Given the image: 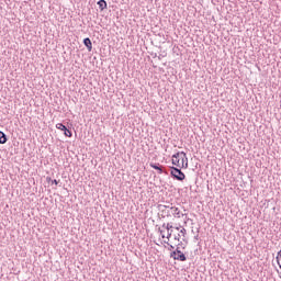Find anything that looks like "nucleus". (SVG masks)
<instances>
[{"instance_id": "obj_1", "label": "nucleus", "mask_w": 281, "mask_h": 281, "mask_svg": "<svg viewBox=\"0 0 281 281\" xmlns=\"http://www.w3.org/2000/svg\"><path fill=\"white\" fill-rule=\"evenodd\" d=\"M158 210L161 212L162 218H170L173 216L175 218H181V211L177 206L170 205H158Z\"/></svg>"}, {"instance_id": "obj_2", "label": "nucleus", "mask_w": 281, "mask_h": 281, "mask_svg": "<svg viewBox=\"0 0 281 281\" xmlns=\"http://www.w3.org/2000/svg\"><path fill=\"white\" fill-rule=\"evenodd\" d=\"M172 165L177 168H188V156L186 151H178L172 156Z\"/></svg>"}, {"instance_id": "obj_3", "label": "nucleus", "mask_w": 281, "mask_h": 281, "mask_svg": "<svg viewBox=\"0 0 281 281\" xmlns=\"http://www.w3.org/2000/svg\"><path fill=\"white\" fill-rule=\"evenodd\" d=\"M172 179H176V181H184L186 180V173L181 171V168L177 167H171V172H170Z\"/></svg>"}, {"instance_id": "obj_4", "label": "nucleus", "mask_w": 281, "mask_h": 281, "mask_svg": "<svg viewBox=\"0 0 281 281\" xmlns=\"http://www.w3.org/2000/svg\"><path fill=\"white\" fill-rule=\"evenodd\" d=\"M176 252L177 260H179L180 262H186V260H188V257H186V254H183L179 247L176 248Z\"/></svg>"}, {"instance_id": "obj_5", "label": "nucleus", "mask_w": 281, "mask_h": 281, "mask_svg": "<svg viewBox=\"0 0 281 281\" xmlns=\"http://www.w3.org/2000/svg\"><path fill=\"white\" fill-rule=\"evenodd\" d=\"M83 45L87 47L88 52L93 49V43H91V38L89 37L83 38Z\"/></svg>"}, {"instance_id": "obj_6", "label": "nucleus", "mask_w": 281, "mask_h": 281, "mask_svg": "<svg viewBox=\"0 0 281 281\" xmlns=\"http://www.w3.org/2000/svg\"><path fill=\"white\" fill-rule=\"evenodd\" d=\"M97 3L101 12H103V10H106V0H99Z\"/></svg>"}, {"instance_id": "obj_7", "label": "nucleus", "mask_w": 281, "mask_h": 281, "mask_svg": "<svg viewBox=\"0 0 281 281\" xmlns=\"http://www.w3.org/2000/svg\"><path fill=\"white\" fill-rule=\"evenodd\" d=\"M8 142V135L0 131V144H5Z\"/></svg>"}, {"instance_id": "obj_8", "label": "nucleus", "mask_w": 281, "mask_h": 281, "mask_svg": "<svg viewBox=\"0 0 281 281\" xmlns=\"http://www.w3.org/2000/svg\"><path fill=\"white\" fill-rule=\"evenodd\" d=\"M56 128H58L59 131H67V126L63 123H57L56 124Z\"/></svg>"}, {"instance_id": "obj_9", "label": "nucleus", "mask_w": 281, "mask_h": 281, "mask_svg": "<svg viewBox=\"0 0 281 281\" xmlns=\"http://www.w3.org/2000/svg\"><path fill=\"white\" fill-rule=\"evenodd\" d=\"M276 260H277V262H278V265H279V267L281 269V250L278 251Z\"/></svg>"}, {"instance_id": "obj_10", "label": "nucleus", "mask_w": 281, "mask_h": 281, "mask_svg": "<svg viewBox=\"0 0 281 281\" xmlns=\"http://www.w3.org/2000/svg\"><path fill=\"white\" fill-rule=\"evenodd\" d=\"M150 168H154V170H159L161 166H159V164L150 162Z\"/></svg>"}, {"instance_id": "obj_11", "label": "nucleus", "mask_w": 281, "mask_h": 281, "mask_svg": "<svg viewBox=\"0 0 281 281\" xmlns=\"http://www.w3.org/2000/svg\"><path fill=\"white\" fill-rule=\"evenodd\" d=\"M64 134L66 137H71L74 134L69 131V128L66 127V130L64 131Z\"/></svg>"}, {"instance_id": "obj_12", "label": "nucleus", "mask_w": 281, "mask_h": 281, "mask_svg": "<svg viewBox=\"0 0 281 281\" xmlns=\"http://www.w3.org/2000/svg\"><path fill=\"white\" fill-rule=\"evenodd\" d=\"M177 250L171 251L170 258H173V260H177Z\"/></svg>"}, {"instance_id": "obj_13", "label": "nucleus", "mask_w": 281, "mask_h": 281, "mask_svg": "<svg viewBox=\"0 0 281 281\" xmlns=\"http://www.w3.org/2000/svg\"><path fill=\"white\" fill-rule=\"evenodd\" d=\"M158 172H159V175H164V172H165V175H168V172L164 171V169L161 167L158 169Z\"/></svg>"}, {"instance_id": "obj_14", "label": "nucleus", "mask_w": 281, "mask_h": 281, "mask_svg": "<svg viewBox=\"0 0 281 281\" xmlns=\"http://www.w3.org/2000/svg\"><path fill=\"white\" fill-rule=\"evenodd\" d=\"M166 229H167L168 232H170V229H172V225H170V223H168L167 226H166Z\"/></svg>"}, {"instance_id": "obj_15", "label": "nucleus", "mask_w": 281, "mask_h": 281, "mask_svg": "<svg viewBox=\"0 0 281 281\" xmlns=\"http://www.w3.org/2000/svg\"><path fill=\"white\" fill-rule=\"evenodd\" d=\"M172 236V232L168 231L167 239L170 240V237Z\"/></svg>"}, {"instance_id": "obj_16", "label": "nucleus", "mask_w": 281, "mask_h": 281, "mask_svg": "<svg viewBox=\"0 0 281 281\" xmlns=\"http://www.w3.org/2000/svg\"><path fill=\"white\" fill-rule=\"evenodd\" d=\"M186 228H182L181 231H180V234H182V236H186Z\"/></svg>"}, {"instance_id": "obj_17", "label": "nucleus", "mask_w": 281, "mask_h": 281, "mask_svg": "<svg viewBox=\"0 0 281 281\" xmlns=\"http://www.w3.org/2000/svg\"><path fill=\"white\" fill-rule=\"evenodd\" d=\"M52 183H54L55 186H58V180H52Z\"/></svg>"}, {"instance_id": "obj_18", "label": "nucleus", "mask_w": 281, "mask_h": 281, "mask_svg": "<svg viewBox=\"0 0 281 281\" xmlns=\"http://www.w3.org/2000/svg\"><path fill=\"white\" fill-rule=\"evenodd\" d=\"M46 181L49 183V181H53L52 178L47 177Z\"/></svg>"}, {"instance_id": "obj_19", "label": "nucleus", "mask_w": 281, "mask_h": 281, "mask_svg": "<svg viewBox=\"0 0 281 281\" xmlns=\"http://www.w3.org/2000/svg\"><path fill=\"white\" fill-rule=\"evenodd\" d=\"M158 232H159L160 234H164V231H162L161 228H158Z\"/></svg>"}, {"instance_id": "obj_20", "label": "nucleus", "mask_w": 281, "mask_h": 281, "mask_svg": "<svg viewBox=\"0 0 281 281\" xmlns=\"http://www.w3.org/2000/svg\"><path fill=\"white\" fill-rule=\"evenodd\" d=\"M180 236H181V235L178 234V236H176L175 239H176V240H179V237H180Z\"/></svg>"}, {"instance_id": "obj_21", "label": "nucleus", "mask_w": 281, "mask_h": 281, "mask_svg": "<svg viewBox=\"0 0 281 281\" xmlns=\"http://www.w3.org/2000/svg\"><path fill=\"white\" fill-rule=\"evenodd\" d=\"M162 227H165V229H166L167 225H166V224H162Z\"/></svg>"}, {"instance_id": "obj_22", "label": "nucleus", "mask_w": 281, "mask_h": 281, "mask_svg": "<svg viewBox=\"0 0 281 281\" xmlns=\"http://www.w3.org/2000/svg\"><path fill=\"white\" fill-rule=\"evenodd\" d=\"M161 238H166V235L162 234V235H161Z\"/></svg>"}, {"instance_id": "obj_23", "label": "nucleus", "mask_w": 281, "mask_h": 281, "mask_svg": "<svg viewBox=\"0 0 281 281\" xmlns=\"http://www.w3.org/2000/svg\"><path fill=\"white\" fill-rule=\"evenodd\" d=\"M170 249H175V246H170Z\"/></svg>"}]
</instances>
